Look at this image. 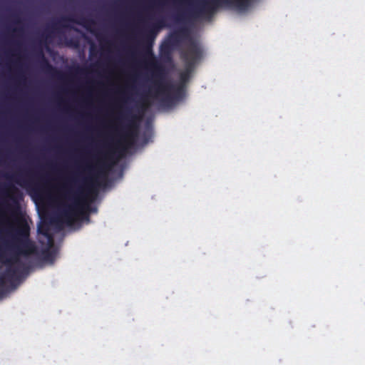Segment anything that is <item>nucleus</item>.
<instances>
[{
  "label": "nucleus",
  "mask_w": 365,
  "mask_h": 365,
  "mask_svg": "<svg viewBox=\"0 0 365 365\" xmlns=\"http://www.w3.org/2000/svg\"><path fill=\"white\" fill-rule=\"evenodd\" d=\"M249 2L250 0H202L187 11H178L174 19L177 22H184L188 19L210 16L222 4H234L237 8L244 9L248 6Z\"/></svg>",
  "instance_id": "nucleus-3"
},
{
  "label": "nucleus",
  "mask_w": 365,
  "mask_h": 365,
  "mask_svg": "<svg viewBox=\"0 0 365 365\" xmlns=\"http://www.w3.org/2000/svg\"><path fill=\"white\" fill-rule=\"evenodd\" d=\"M72 181L76 182L77 181V179L76 178H73Z\"/></svg>",
  "instance_id": "nucleus-24"
},
{
  "label": "nucleus",
  "mask_w": 365,
  "mask_h": 365,
  "mask_svg": "<svg viewBox=\"0 0 365 365\" xmlns=\"http://www.w3.org/2000/svg\"><path fill=\"white\" fill-rule=\"evenodd\" d=\"M110 166L106 163H102L98 166L96 172L93 165L86 164L83 168V170L86 171L91 175L84 178L83 181L86 185V190L88 194L96 193L97 187L100 185V180L105 179L106 177V171L108 170Z\"/></svg>",
  "instance_id": "nucleus-7"
},
{
  "label": "nucleus",
  "mask_w": 365,
  "mask_h": 365,
  "mask_svg": "<svg viewBox=\"0 0 365 365\" xmlns=\"http://www.w3.org/2000/svg\"><path fill=\"white\" fill-rule=\"evenodd\" d=\"M173 48H174L166 41L163 42L160 46V55L161 58L166 61H170L172 60V51Z\"/></svg>",
  "instance_id": "nucleus-11"
},
{
  "label": "nucleus",
  "mask_w": 365,
  "mask_h": 365,
  "mask_svg": "<svg viewBox=\"0 0 365 365\" xmlns=\"http://www.w3.org/2000/svg\"><path fill=\"white\" fill-rule=\"evenodd\" d=\"M38 232L46 237L51 243L53 242V236L50 233V228L48 224L42 223L38 227Z\"/></svg>",
  "instance_id": "nucleus-13"
},
{
  "label": "nucleus",
  "mask_w": 365,
  "mask_h": 365,
  "mask_svg": "<svg viewBox=\"0 0 365 365\" xmlns=\"http://www.w3.org/2000/svg\"><path fill=\"white\" fill-rule=\"evenodd\" d=\"M93 49H94V48H93V46H92L91 47V51H90L91 54H93Z\"/></svg>",
  "instance_id": "nucleus-22"
},
{
  "label": "nucleus",
  "mask_w": 365,
  "mask_h": 365,
  "mask_svg": "<svg viewBox=\"0 0 365 365\" xmlns=\"http://www.w3.org/2000/svg\"><path fill=\"white\" fill-rule=\"evenodd\" d=\"M112 154H113V153H110V154L109 155V156H108V157H109V158H112Z\"/></svg>",
  "instance_id": "nucleus-25"
},
{
  "label": "nucleus",
  "mask_w": 365,
  "mask_h": 365,
  "mask_svg": "<svg viewBox=\"0 0 365 365\" xmlns=\"http://www.w3.org/2000/svg\"><path fill=\"white\" fill-rule=\"evenodd\" d=\"M8 235H11L12 241L10 242L0 235V260L7 265L6 271L0 274V289L5 291L6 282H12L18 279L19 270L12 267L13 264L20 262L19 256L34 254L36 249L34 243L29 240L30 228L26 222H23L14 230V233L10 230L5 231Z\"/></svg>",
  "instance_id": "nucleus-1"
},
{
  "label": "nucleus",
  "mask_w": 365,
  "mask_h": 365,
  "mask_svg": "<svg viewBox=\"0 0 365 365\" xmlns=\"http://www.w3.org/2000/svg\"><path fill=\"white\" fill-rule=\"evenodd\" d=\"M84 71H85V70L83 68H81L79 66H77L76 68H75V72L76 73H83Z\"/></svg>",
  "instance_id": "nucleus-15"
},
{
  "label": "nucleus",
  "mask_w": 365,
  "mask_h": 365,
  "mask_svg": "<svg viewBox=\"0 0 365 365\" xmlns=\"http://www.w3.org/2000/svg\"><path fill=\"white\" fill-rule=\"evenodd\" d=\"M193 39L190 35V31L187 27H181L176 31L170 34L166 41L173 48L180 44L184 40H187V48L190 46V41Z\"/></svg>",
  "instance_id": "nucleus-9"
},
{
  "label": "nucleus",
  "mask_w": 365,
  "mask_h": 365,
  "mask_svg": "<svg viewBox=\"0 0 365 365\" xmlns=\"http://www.w3.org/2000/svg\"><path fill=\"white\" fill-rule=\"evenodd\" d=\"M14 32H20V31H21V29L16 28V29H14Z\"/></svg>",
  "instance_id": "nucleus-21"
},
{
  "label": "nucleus",
  "mask_w": 365,
  "mask_h": 365,
  "mask_svg": "<svg viewBox=\"0 0 365 365\" xmlns=\"http://www.w3.org/2000/svg\"><path fill=\"white\" fill-rule=\"evenodd\" d=\"M73 202L66 206L61 212L60 219L61 221L71 225L76 220L81 217L82 218L88 217V214L85 210L88 208V205L85 202V196L81 192L79 195H72Z\"/></svg>",
  "instance_id": "nucleus-4"
},
{
  "label": "nucleus",
  "mask_w": 365,
  "mask_h": 365,
  "mask_svg": "<svg viewBox=\"0 0 365 365\" xmlns=\"http://www.w3.org/2000/svg\"><path fill=\"white\" fill-rule=\"evenodd\" d=\"M165 26V22L163 20L149 25L143 31L140 32L142 35L143 42L144 43V56L146 59V63L152 69V76L154 79V83L157 86V93H162L165 96L163 101L168 103H173L175 100L182 98L185 93L184 85L179 84L174 86L171 83L164 84L165 69V67L158 62L155 57L152 47L154 39L160 29Z\"/></svg>",
  "instance_id": "nucleus-2"
},
{
  "label": "nucleus",
  "mask_w": 365,
  "mask_h": 365,
  "mask_svg": "<svg viewBox=\"0 0 365 365\" xmlns=\"http://www.w3.org/2000/svg\"><path fill=\"white\" fill-rule=\"evenodd\" d=\"M67 22L76 23L77 24L83 26L86 29H89L91 26L94 24V21L92 19L84 17H80L78 19H76L73 17H62L57 22L54 23L52 25V29L53 31L58 30L59 27L73 29L70 25L66 24Z\"/></svg>",
  "instance_id": "nucleus-8"
},
{
  "label": "nucleus",
  "mask_w": 365,
  "mask_h": 365,
  "mask_svg": "<svg viewBox=\"0 0 365 365\" xmlns=\"http://www.w3.org/2000/svg\"><path fill=\"white\" fill-rule=\"evenodd\" d=\"M14 17H15V23L20 24L21 21L17 18V16L14 15Z\"/></svg>",
  "instance_id": "nucleus-19"
},
{
  "label": "nucleus",
  "mask_w": 365,
  "mask_h": 365,
  "mask_svg": "<svg viewBox=\"0 0 365 365\" xmlns=\"http://www.w3.org/2000/svg\"><path fill=\"white\" fill-rule=\"evenodd\" d=\"M10 188L13 192H17L19 191L18 189L14 185H11Z\"/></svg>",
  "instance_id": "nucleus-17"
},
{
  "label": "nucleus",
  "mask_w": 365,
  "mask_h": 365,
  "mask_svg": "<svg viewBox=\"0 0 365 365\" xmlns=\"http://www.w3.org/2000/svg\"><path fill=\"white\" fill-rule=\"evenodd\" d=\"M202 56V51L200 45L195 39H190L189 48L182 54V58L186 63V70L180 74V84L185 85L189 80L190 72Z\"/></svg>",
  "instance_id": "nucleus-6"
},
{
  "label": "nucleus",
  "mask_w": 365,
  "mask_h": 365,
  "mask_svg": "<svg viewBox=\"0 0 365 365\" xmlns=\"http://www.w3.org/2000/svg\"><path fill=\"white\" fill-rule=\"evenodd\" d=\"M138 117L129 112L121 113L119 120H126L125 126L121 128V139L118 142V148L124 152L127 148L130 147L135 143L138 135V125L136 123Z\"/></svg>",
  "instance_id": "nucleus-5"
},
{
  "label": "nucleus",
  "mask_w": 365,
  "mask_h": 365,
  "mask_svg": "<svg viewBox=\"0 0 365 365\" xmlns=\"http://www.w3.org/2000/svg\"><path fill=\"white\" fill-rule=\"evenodd\" d=\"M71 195H72V192L70 190H66V192H65V197H66L71 198Z\"/></svg>",
  "instance_id": "nucleus-16"
},
{
  "label": "nucleus",
  "mask_w": 365,
  "mask_h": 365,
  "mask_svg": "<svg viewBox=\"0 0 365 365\" xmlns=\"http://www.w3.org/2000/svg\"><path fill=\"white\" fill-rule=\"evenodd\" d=\"M43 259L46 261L52 262L54 259L55 255L53 251L46 249L42 252Z\"/></svg>",
  "instance_id": "nucleus-14"
},
{
  "label": "nucleus",
  "mask_w": 365,
  "mask_h": 365,
  "mask_svg": "<svg viewBox=\"0 0 365 365\" xmlns=\"http://www.w3.org/2000/svg\"><path fill=\"white\" fill-rule=\"evenodd\" d=\"M12 178L18 185L21 187L28 186L32 183V180H26L21 173H18L13 175Z\"/></svg>",
  "instance_id": "nucleus-12"
},
{
  "label": "nucleus",
  "mask_w": 365,
  "mask_h": 365,
  "mask_svg": "<svg viewBox=\"0 0 365 365\" xmlns=\"http://www.w3.org/2000/svg\"><path fill=\"white\" fill-rule=\"evenodd\" d=\"M38 180L41 182H45V178L43 176H41V175L38 177Z\"/></svg>",
  "instance_id": "nucleus-18"
},
{
  "label": "nucleus",
  "mask_w": 365,
  "mask_h": 365,
  "mask_svg": "<svg viewBox=\"0 0 365 365\" xmlns=\"http://www.w3.org/2000/svg\"><path fill=\"white\" fill-rule=\"evenodd\" d=\"M5 292L3 289H0V299L4 296Z\"/></svg>",
  "instance_id": "nucleus-20"
},
{
  "label": "nucleus",
  "mask_w": 365,
  "mask_h": 365,
  "mask_svg": "<svg viewBox=\"0 0 365 365\" xmlns=\"http://www.w3.org/2000/svg\"><path fill=\"white\" fill-rule=\"evenodd\" d=\"M68 44L73 45V41L72 40L69 41V42H68Z\"/></svg>",
  "instance_id": "nucleus-23"
},
{
  "label": "nucleus",
  "mask_w": 365,
  "mask_h": 365,
  "mask_svg": "<svg viewBox=\"0 0 365 365\" xmlns=\"http://www.w3.org/2000/svg\"><path fill=\"white\" fill-rule=\"evenodd\" d=\"M36 56L39 59L41 68L46 73L51 74L58 78H63L64 75L56 68H54L48 59L45 57L43 51L41 50L36 53Z\"/></svg>",
  "instance_id": "nucleus-10"
}]
</instances>
